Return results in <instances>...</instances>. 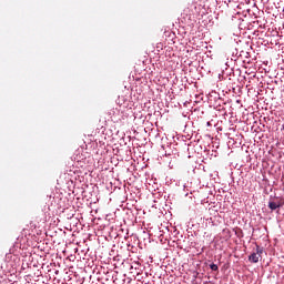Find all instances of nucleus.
Masks as SVG:
<instances>
[{"mask_svg": "<svg viewBox=\"0 0 284 284\" xmlns=\"http://www.w3.org/2000/svg\"><path fill=\"white\" fill-rule=\"evenodd\" d=\"M261 254H263V250L257 248L256 253H253L248 256V261L251 263H258V258H261Z\"/></svg>", "mask_w": 284, "mask_h": 284, "instance_id": "obj_1", "label": "nucleus"}, {"mask_svg": "<svg viewBox=\"0 0 284 284\" xmlns=\"http://www.w3.org/2000/svg\"><path fill=\"white\" fill-rule=\"evenodd\" d=\"M268 207L274 212V210H278V207H283V203L281 201H271L268 202Z\"/></svg>", "mask_w": 284, "mask_h": 284, "instance_id": "obj_2", "label": "nucleus"}, {"mask_svg": "<svg viewBox=\"0 0 284 284\" xmlns=\"http://www.w3.org/2000/svg\"><path fill=\"white\" fill-rule=\"evenodd\" d=\"M210 267H211L212 272H219V265L211 264Z\"/></svg>", "mask_w": 284, "mask_h": 284, "instance_id": "obj_3", "label": "nucleus"}]
</instances>
